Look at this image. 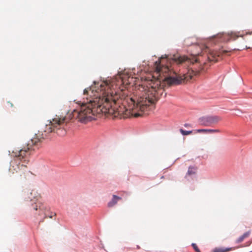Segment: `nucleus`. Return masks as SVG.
Segmentation results:
<instances>
[{
    "instance_id": "a211bd4d",
    "label": "nucleus",
    "mask_w": 252,
    "mask_h": 252,
    "mask_svg": "<svg viewBox=\"0 0 252 252\" xmlns=\"http://www.w3.org/2000/svg\"><path fill=\"white\" fill-rule=\"evenodd\" d=\"M215 57L213 53H210V56H208V57Z\"/></svg>"
},
{
    "instance_id": "4468645a",
    "label": "nucleus",
    "mask_w": 252,
    "mask_h": 252,
    "mask_svg": "<svg viewBox=\"0 0 252 252\" xmlns=\"http://www.w3.org/2000/svg\"><path fill=\"white\" fill-rule=\"evenodd\" d=\"M191 39H192L191 38H188L184 40L185 45L187 46L191 45L192 44V42L191 41Z\"/></svg>"
},
{
    "instance_id": "4be33fe9",
    "label": "nucleus",
    "mask_w": 252,
    "mask_h": 252,
    "mask_svg": "<svg viewBox=\"0 0 252 252\" xmlns=\"http://www.w3.org/2000/svg\"><path fill=\"white\" fill-rule=\"evenodd\" d=\"M49 217L50 218H52V216H49Z\"/></svg>"
},
{
    "instance_id": "5701e85b",
    "label": "nucleus",
    "mask_w": 252,
    "mask_h": 252,
    "mask_svg": "<svg viewBox=\"0 0 252 252\" xmlns=\"http://www.w3.org/2000/svg\"><path fill=\"white\" fill-rule=\"evenodd\" d=\"M128 83H129V81H128V82H126V84H127Z\"/></svg>"
},
{
    "instance_id": "0eeeda50",
    "label": "nucleus",
    "mask_w": 252,
    "mask_h": 252,
    "mask_svg": "<svg viewBox=\"0 0 252 252\" xmlns=\"http://www.w3.org/2000/svg\"><path fill=\"white\" fill-rule=\"evenodd\" d=\"M173 62L176 63L177 64H181L186 62H189L190 59L185 56H179L178 55H175L171 58Z\"/></svg>"
},
{
    "instance_id": "423d86ee",
    "label": "nucleus",
    "mask_w": 252,
    "mask_h": 252,
    "mask_svg": "<svg viewBox=\"0 0 252 252\" xmlns=\"http://www.w3.org/2000/svg\"><path fill=\"white\" fill-rule=\"evenodd\" d=\"M239 36H242V35H239L236 32H231L220 33L214 36L213 38L215 40H218L221 42H227L230 40H235Z\"/></svg>"
},
{
    "instance_id": "9d476101",
    "label": "nucleus",
    "mask_w": 252,
    "mask_h": 252,
    "mask_svg": "<svg viewBox=\"0 0 252 252\" xmlns=\"http://www.w3.org/2000/svg\"><path fill=\"white\" fill-rule=\"evenodd\" d=\"M251 233V231H248L240 236L236 241V243H240L243 242L245 239L248 238Z\"/></svg>"
},
{
    "instance_id": "aec40b11",
    "label": "nucleus",
    "mask_w": 252,
    "mask_h": 252,
    "mask_svg": "<svg viewBox=\"0 0 252 252\" xmlns=\"http://www.w3.org/2000/svg\"><path fill=\"white\" fill-rule=\"evenodd\" d=\"M223 53H227V51H226V50H224V51H223Z\"/></svg>"
},
{
    "instance_id": "6e6552de",
    "label": "nucleus",
    "mask_w": 252,
    "mask_h": 252,
    "mask_svg": "<svg viewBox=\"0 0 252 252\" xmlns=\"http://www.w3.org/2000/svg\"><path fill=\"white\" fill-rule=\"evenodd\" d=\"M195 48L196 49L200 50L201 51L200 52H197V53H194L193 55V56H197V55H202L204 53H207L210 52V50L208 48L207 46H206L205 45H202L201 47L198 46V45H195Z\"/></svg>"
},
{
    "instance_id": "ddd939ff",
    "label": "nucleus",
    "mask_w": 252,
    "mask_h": 252,
    "mask_svg": "<svg viewBox=\"0 0 252 252\" xmlns=\"http://www.w3.org/2000/svg\"><path fill=\"white\" fill-rule=\"evenodd\" d=\"M196 168L194 167L189 166L187 173V175L190 176L195 174Z\"/></svg>"
},
{
    "instance_id": "39448f33",
    "label": "nucleus",
    "mask_w": 252,
    "mask_h": 252,
    "mask_svg": "<svg viewBox=\"0 0 252 252\" xmlns=\"http://www.w3.org/2000/svg\"><path fill=\"white\" fill-rule=\"evenodd\" d=\"M220 120L221 118L218 116H209L200 118L199 122L203 126H209L217 124Z\"/></svg>"
},
{
    "instance_id": "f257e3e1",
    "label": "nucleus",
    "mask_w": 252,
    "mask_h": 252,
    "mask_svg": "<svg viewBox=\"0 0 252 252\" xmlns=\"http://www.w3.org/2000/svg\"><path fill=\"white\" fill-rule=\"evenodd\" d=\"M167 59L161 58L154 64L155 71L158 74L159 80L147 86H140L132 94L119 92L116 89L125 84L123 76H119L111 80L102 82L97 86H92L84 90L83 99L79 110H74L72 118L86 123L92 120V116L101 113L113 114L115 116L123 115L125 117L141 116L137 112H145L151 110L153 105L164 93L161 86V80L167 85H177L190 80L199 72L189 69L183 75L177 74L171 71L168 65H164Z\"/></svg>"
},
{
    "instance_id": "dca6fc26",
    "label": "nucleus",
    "mask_w": 252,
    "mask_h": 252,
    "mask_svg": "<svg viewBox=\"0 0 252 252\" xmlns=\"http://www.w3.org/2000/svg\"><path fill=\"white\" fill-rule=\"evenodd\" d=\"M191 245L196 252H200V251L198 249L196 244L192 243Z\"/></svg>"
},
{
    "instance_id": "20e7f679",
    "label": "nucleus",
    "mask_w": 252,
    "mask_h": 252,
    "mask_svg": "<svg viewBox=\"0 0 252 252\" xmlns=\"http://www.w3.org/2000/svg\"><path fill=\"white\" fill-rule=\"evenodd\" d=\"M68 121L66 117L56 115L49 122L48 124L46 125L44 131L47 133L55 132L56 130L60 129L63 124L67 123Z\"/></svg>"
},
{
    "instance_id": "7ed1b4c3",
    "label": "nucleus",
    "mask_w": 252,
    "mask_h": 252,
    "mask_svg": "<svg viewBox=\"0 0 252 252\" xmlns=\"http://www.w3.org/2000/svg\"><path fill=\"white\" fill-rule=\"evenodd\" d=\"M40 196L38 192L35 190H32L31 192H28L25 194V199L27 201H32L34 203L32 204L33 209L36 211L39 210L38 215H45L44 219L48 216L46 215L45 211L47 206L41 202L37 201L38 198Z\"/></svg>"
},
{
    "instance_id": "f8f14e48",
    "label": "nucleus",
    "mask_w": 252,
    "mask_h": 252,
    "mask_svg": "<svg viewBox=\"0 0 252 252\" xmlns=\"http://www.w3.org/2000/svg\"><path fill=\"white\" fill-rule=\"evenodd\" d=\"M198 132H208V133H212V132H220V130L219 129H199L196 130Z\"/></svg>"
},
{
    "instance_id": "f3484780",
    "label": "nucleus",
    "mask_w": 252,
    "mask_h": 252,
    "mask_svg": "<svg viewBox=\"0 0 252 252\" xmlns=\"http://www.w3.org/2000/svg\"><path fill=\"white\" fill-rule=\"evenodd\" d=\"M61 131H62V133L61 134L62 135H63L65 133V131L64 129H61ZM58 134H60V133H58Z\"/></svg>"
},
{
    "instance_id": "f03ea898",
    "label": "nucleus",
    "mask_w": 252,
    "mask_h": 252,
    "mask_svg": "<svg viewBox=\"0 0 252 252\" xmlns=\"http://www.w3.org/2000/svg\"><path fill=\"white\" fill-rule=\"evenodd\" d=\"M40 144L39 138L33 137L22 149L12 151L11 156L13 159L10 162L9 171L12 174H16L17 180L23 181L27 179L29 174L27 165L30 161L31 151L38 149Z\"/></svg>"
},
{
    "instance_id": "412c9836",
    "label": "nucleus",
    "mask_w": 252,
    "mask_h": 252,
    "mask_svg": "<svg viewBox=\"0 0 252 252\" xmlns=\"http://www.w3.org/2000/svg\"><path fill=\"white\" fill-rule=\"evenodd\" d=\"M185 126L187 127V126H188V125L186 124V125H185Z\"/></svg>"
},
{
    "instance_id": "6ab92c4d",
    "label": "nucleus",
    "mask_w": 252,
    "mask_h": 252,
    "mask_svg": "<svg viewBox=\"0 0 252 252\" xmlns=\"http://www.w3.org/2000/svg\"><path fill=\"white\" fill-rule=\"evenodd\" d=\"M8 103L10 104V107H13V105L12 103L9 102H8Z\"/></svg>"
},
{
    "instance_id": "9b49d317",
    "label": "nucleus",
    "mask_w": 252,
    "mask_h": 252,
    "mask_svg": "<svg viewBox=\"0 0 252 252\" xmlns=\"http://www.w3.org/2000/svg\"><path fill=\"white\" fill-rule=\"evenodd\" d=\"M235 249V248H216L214 249L212 252H228L232 250H234Z\"/></svg>"
},
{
    "instance_id": "1a4fd4ad",
    "label": "nucleus",
    "mask_w": 252,
    "mask_h": 252,
    "mask_svg": "<svg viewBox=\"0 0 252 252\" xmlns=\"http://www.w3.org/2000/svg\"><path fill=\"white\" fill-rule=\"evenodd\" d=\"M121 199H122L121 197L118 196L116 195H113L112 199H111V200L110 201H109L108 203L107 206L109 208L112 207L117 203V202L119 200H121Z\"/></svg>"
},
{
    "instance_id": "2eb2a0df",
    "label": "nucleus",
    "mask_w": 252,
    "mask_h": 252,
    "mask_svg": "<svg viewBox=\"0 0 252 252\" xmlns=\"http://www.w3.org/2000/svg\"><path fill=\"white\" fill-rule=\"evenodd\" d=\"M180 131L183 135H187L192 133V131H187L183 129H180Z\"/></svg>"
}]
</instances>
